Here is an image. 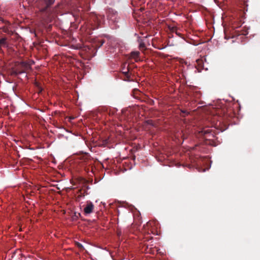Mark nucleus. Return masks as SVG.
Segmentation results:
<instances>
[{"label":"nucleus","instance_id":"nucleus-1","mask_svg":"<svg viewBox=\"0 0 260 260\" xmlns=\"http://www.w3.org/2000/svg\"><path fill=\"white\" fill-rule=\"evenodd\" d=\"M54 2L55 0H37L36 2V7L48 22L54 20L58 13L60 5L58 4L52 7Z\"/></svg>","mask_w":260,"mask_h":260},{"label":"nucleus","instance_id":"nucleus-2","mask_svg":"<svg viewBox=\"0 0 260 260\" xmlns=\"http://www.w3.org/2000/svg\"><path fill=\"white\" fill-rule=\"evenodd\" d=\"M199 134L204 137L206 139H210L214 137V133L212 131V129L206 127L203 128L201 131H199Z\"/></svg>","mask_w":260,"mask_h":260},{"label":"nucleus","instance_id":"nucleus-3","mask_svg":"<svg viewBox=\"0 0 260 260\" xmlns=\"http://www.w3.org/2000/svg\"><path fill=\"white\" fill-rule=\"evenodd\" d=\"M90 23L91 29H94L98 28L101 23L100 18L96 15L91 16L90 19Z\"/></svg>","mask_w":260,"mask_h":260},{"label":"nucleus","instance_id":"nucleus-4","mask_svg":"<svg viewBox=\"0 0 260 260\" xmlns=\"http://www.w3.org/2000/svg\"><path fill=\"white\" fill-rule=\"evenodd\" d=\"M94 209V205L90 201L86 202V207L84 209V212L85 214L87 215L91 213Z\"/></svg>","mask_w":260,"mask_h":260},{"label":"nucleus","instance_id":"nucleus-5","mask_svg":"<svg viewBox=\"0 0 260 260\" xmlns=\"http://www.w3.org/2000/svg\"><path fill=\"white\" fill-rule=\"evenodd\" d=\"M129 66H127V68L126 69V71H122V73L124 75L125 78L124 80L125 81H131V73L129 72Z\"/></svg>","mask_w":260,"mask_h":260},{"label":"nucleus","instance_id":"nucleus-6","mask_svg":"<svg viewBox=\"0 0 260 260\" xmlns=\"http://www.w3.org/2000/svg\"><path fill=\"white\" fill-rule=\"evenodd\" d=\"M168 28L171 32H173V33L174 32L178 36L181 37L182 35L180 33L178 32V31H177L178 29H177V27L174 26H169Z\"/></svg>","mask_w":260,"mask_h":260},{"label":"nucleus","instance_id":"nucleus-7","mask_svg":"<svg viewBox=\"0 0 260 260\" xmlns=\"http://www.w3.org/2000/svg\"><path fill=\"white\" fill-rule=\"evenodd\" d=\"M22 67L24 68V70H28L30 69V64L28 62H22L21 63Z\"/></svg>","mask_w":260,"mask_h":260},{"label":"nucleus","instance_id":"nucleus-8","mask_svg":"<svg viewBox=\"0 0 260 260\" xmlns=\"http://www.w3.org/2000/svg\"><path fill=\"white\" fill-rule=\"evenodd\" d=\"M7 38H3L0 39V50L1 49L2 46H5L7 45Z\"/></svg>","mask_w":260,"mask_h":260},{"label":"nucleus","instance_id":"nucleus-9","mask_svg":"<svg viewBox=\"0 0 260 260\" xmlns=\"http://www.w3.org/2000/svg\"><path fill=\"white\" fill-rule=\"evenodd\" d=\"M78 193H79L80 194H78V195L77 196V197L76 198V200L77 201L79 202V201H80V199H81V198L84 197L85 196V194H84V193H82V190H79L78 191Z\"/></svg>","mask_w":260,"mask_h":260},{"label":"nucleus","instance_id":"nucleus-10","mask_svg":"<svg viewBox=\"0 0 260 260\" xmlns=\"http://www.w3.org/2000/svg\"><path fill=\"white\" fill-rule=\"evenodd\" d=\"M139 54L140 52L139 51H133L131 52V56L133 58H136L139 56Z\"/></svg>","mask_w":260,"mask_h":260},{"label":"nucleus","instance_id":"nucleus-11","mask_svg":"<svg viewBox=\"0 0 260 260\" xmlns=\"http://www.w3.org/2000/svg\"><path fill=\"white\" fill-rule=\"evenodd\" d=\"M25 71H17V70H15V71H13L12 73V75H15V76H17L19 74H21L23 73H24Z\"/></svg>","mask_w":260,"mask_h":260},{"label":"nucleus","instance_id":"nucleus-12","mask_svg":"<svg viewBox=\"0 0 260 260\" xmlns=\"http://www.w3.org/2000/svg\"><path fill=\"white\" fill-rule=\"evenodd\" d=\"M76 245L81 250H83L84 249V247L83 246V245L79 243V242H76Z\"/></svg>","mask_w":260,"mask_h":260},{"label":"nucleus","instance_id":"nucleus-13","mask_svg":"<svg viewBox=\"0 0 260 260\" xmlns=\"http://www.w3.org/2000/svg\"><path fill=\"white\" fill-rule=\"evenodd\" d=\"M202 60L198 59L197 60V63L200 67H202Z\"/></svg>","mask_w":260,"mask_h":260},{"label":"nucleus","instance_id":"nucleus-14","mask_svg":"<svg viewBox=\"0 0 260 260\" xmlns=\"http://www.w3.org/2000/svg\"><path fill=\"white\" fill-rule=\"evenodd\" d=\"M127 66L128 65H127L126 63H123L122 66V71H126V69Z\"/></svg>","mask_w":260,"mask_h":260},{"label":"nucleus","instance_id":"nucleus-15","mask_svg":"<svg viewBox=\"0 0 260 260\" xmlns=\"http://www.w3.org/2000/svg\"><path fill=\"white\" fill-rule=\"evenodd\" d=\"M85 165H88V166H90L91 165L90 163H89V160H86V161H85Z\"/></svg>","mask_w":260,"mask_h":260},{"label":"nucleus","instance_id":"nucleus-16","mask_svg":"<svg viewBox=\"0 0 260 260\" xmlns=\"http://www.w3.org/2000/svg\"><path fill=\"white\" fill-rule=\"evenodd\" d=\"M104 43H105V41H104V40H101V41L100 46L99 47H100V46H102V45H103V44Z\"/></svg>","mask_w":260,"mask_h":260},{"label":"nucleus","instance_id":"nucleus-17","mask_svg":"<svg viewBox=\"0 0 260 260\" xmlns=\"http://www.w3.org/2000/svg\"><path fill=\"white\" fill-rule=\"evenodd\" d=\"M197 96H198V98H199V96H200V92H197Z\"/></svg>","mask_w":260,"mask_h":260},{"label":"nucleus","instance_id":"nucleus-18","mask_svg":"<svg viewBox=\"0 0 260 260\" xmlns=\"http://www.w3.org/2000/svg\"><path fill=\"white\" fill-rule=\"evenodd\" d=\"M181 112H182V113H185V114H186V113H187V112H186V111H183V110H182V111H181Z\"/></svg>","mask_w":260,"mask_h":260},{"label":"nucleus","instance_id":"nucleus-19","mask_svg":"<svg viewBox=\"0 0 260 260\" xmlns=\"http://www.w3.org/2000/svg\"><path fill=\"white\" fill-rule=\"evenodd\" d=\"M6 29H7L5 28V30H4V31L6 32H7V30Z\"/></svg>","mask_w":260,"mask_h":260}]
</instances>
